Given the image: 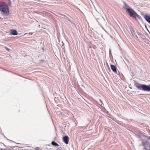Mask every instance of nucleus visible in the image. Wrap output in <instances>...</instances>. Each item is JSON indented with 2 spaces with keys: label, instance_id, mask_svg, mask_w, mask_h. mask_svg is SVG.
I'll return each instance as SVG.
<instances>
[{
  "label": "nucleus",
  "instance_id": "nucleus-1",
  "mask_svg": "<svg viewBox=\"0 0 150 150\" xmlns=\"http://www.w3.org/2000/svg\"><path fill=\"white\" fill-rule=\"evenodd\" d=\"M0 11L3 15L7 16L9 14V8L8 6L4 3L0 4Z\"/></svg>",
  "mask_w": 150,
  "mask_h": 150
},
{
  "label": "nucleus",
  "instance_id": "nucleus-2",
  "mask_svg": "<svg viewBox=\"0 0 150 150\" xmlns=\"http://www.w3.org/2000/svg\"><path fill=\"white\" fill-rule=\"evenodd\" d=\"M135 85L138 89L145 91H150V85L149 86L136 83Z\"/></svg>",
  "mask_w": 150,
  "mask_h": 150
},
{
  "label": "nucleus",
  "instance_id": "nucleus-3",
  "mask_svg": "<svg viewBox=\"0 0 150 150\" xmlns=\"http://www.w3.org/2000/svg\"><path fill=\"white\" fill-rule=\"evenodd\" d=\"M126 11L129 13L130 17L136 18V17H138L139 16V15L131 8H128L127 9Z\"/></svg>",
  "mask_w": 150,
  "mask_h": 150
},
{
  "label": "nucleus",
  "instance_id": "nucleus-4",
  "mask_svg": "<svg viewBox=\"0 0 150 150\" xmlns=\"http://www.w3.org/2000/svg\"><path fill=\"white\" fill-rule=\"evenodd\" d=\"M146 150H150V143L147 142H145L143 144Z\"/></svg>",
  "mask_w": 150,
  "mask_h": 150
},
{
  "label": "nucleus",
  "instance_id": "nucleus-5",
  "mask_svg": "<svg viewBox=\"0 0 150 150\" xmlns=\"http://www.w3.org/2000/svg\"><path fill=\"white\" fill-rule=\"evenodd\" d=\"M69 140V138L67 136H65L63 137V142L66 144H68Z\"/></svg>",
  "mask_w": 150,
  "mask_h": 150
},
{
  "label": "nucleus",
  "instance_id": "nucleus-6",
  "mask_svg": "<svg viewBox=\"0 0 150 150\" xmlns=\"http://www.w3.org/2000/svg\"><path fill=\"white\" fill-rule=\"evenodd\" d=\"M144 18L146 20L150 23V15H145Z\"/></svg>",
  "mask_w": 150,
  "mask_h": 150
},
{
  "label": "nucleus",
  "instance_id": "nucleus-7",
  "mask_svg": "<svg viewBox=\"0 0 150 150\" xmlns=\"http://www.w3.org/2000/svg\"><path fill=\"white\" fill-rule=\"evenodd\" d=\"M110 67L112 70L115 72H116L117 71L116 67L113 65H110Z\"/></svg>",
  "mask_w": 150,
  "mask_h": 150
},
{
  "label": "nucleus",
  "instance_id": "nucleus-8",
  "mask_svg": "<svg viewBox=\"0 0 150 150\" xmlns=\"http://www.w3.org/2000/svg\"><path fill=\"white\" fill-rule=\"evenodd\" d=\"M11 34L13 35H16L17 34V31L14 30H11Z\"/></svg>",
  "mask_w": 150,
  "mask_h": 150
},
{
  "label": "nucleus",
  "instance_id": "nucleus-9",
  "mask_svg": "<svg viewBox=\"0 0 150 150\" xmlns=\"http://www.w3.org/2000/svg\"><path fill=\"white\" fill-rule=\"evenodd\" d=\"M51 144L54 146H59V145L56 142H55L54 141H52Z\"/></svg>",
  "mask_w": 150,
  "mask_h": 150
},
{
  "label": "nucleus",
  "instance_id": "nucleus-10",
  "mask_svg": "<svg viewBox=\"0 0 150 150\" xmlns=\"http://www.w3.org/2000/svg\"><path fill=\"white\" fill-rule=\"evenodd\" d=\"M90 48L93 47L94 49H96V46L94 45H93L91 47H90Z\"/></svg>",
  "mask_w": 150,
  "mask_h": 150
},
{
  "label": "nucleus",
  "instance_id": "nucleus-11",
  "mask_svg": "<svg viewBox=\"0 0 150 150\" xmlns=\"http://www.w3.org/2000/svg\"><path fill=\"white\" fill-rule=\"evenodd\" d=\"M35 150H39V148H36L35 149Z\"/></svg>",
  "mask_w": 150,
  "mask_h": 150
},
{
  "label": "nucleus",
  "instance_id": "nucleus-12",
  "mask_svg": "<svg viewBox=\"0 0 150 150\" xmlns=\"http://www.w3.org/2000/svg\"><path fill=\"white\" fill-rule=\"evenodd\" d=\"M56 150H61L60 149L58 148V149H56Z\"/></svg>",
  "mask_w": 150,
  "mask_h": 150
},
{
  "label": "nucleus",
  "instance_id": "nucleus-13",
  "mask_svg": "<svg viewBox=\"0 0 150 150\" xmlns=\"http://www.w3.org/2000/svg\"><path fill=\"white\" fill-rule=\"evenodd\" d=\"M6 49L7 50H8V48H6Z\"/></svg>",
  "mask_w": 150,
  "mask_h": 150
}]
</instances>
